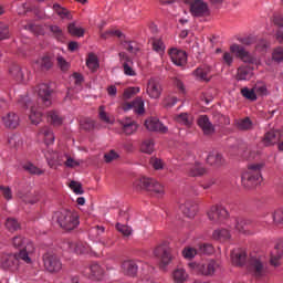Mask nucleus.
Segmentation results:
<instances>
[{"mask_svg":"<svg viewBox=\"0 0 283 283\" xmlns=\"http://www.w3.org/2000/svg\"><path fill=\"white\" fill-rule=\"evenodd\" d=\"M35 92L38 94V107L34 104V101H32L28 95H21L18 98L20 107H23V109H30L29 118L32 125H39L41 123V118H43L41 109H45V107H50V105H52V88H50V84H40Z\"/></svg>","mask_w":283,"mask_h":283,"instance_id":"nucleus-1","label":"nucleus"},{"mask_svg":"<svg viewBox=\"0 0 283 283\" xmlns=\"http://www.w3.org/2000/svg\"><path fill=\"white\" fill-rule=\"evenodd\" d=\"M262 169L264 164H251L241 176V185L244 189H255L262 184Z\"/></svg>","mask_w":283,"mask_h":283,"instance_id":"nucleus-2","label":"nucleus"},{"mask_svg":"<svg viewBox=\"0 0 283 283\" xmlns=\"http://www.w3.org/2000/svg\"><path fill=\"white\" fill-rule=\"evenodd\" d=\"M53 220L64 229V231H73L78 227V214L70 210H61L53 214Z\"/></svg>","mask_w":283,"mask_h":283,"instance_id":"nucleus-3","label":"nucleus"},{"mask_svg":"<svg viewBox=\"0 0 283 283\" xmlns=\"http://www.w3.org/2000/svg\"><path fill=\"white\" fill-rule=\"evenodd\" d=\"M134 187L137 191L145 189V191H149V193L157 196V198L165 195V186L154 178L142 177L134 182Z\"/></svg>","mask_w":283,"mask_h":283,"instance_id":"nucleus-4","label":"nucleus"},{"mask_svg":"<svg viewBox=\"0 0 283 283\" xmlns=\"http://www.w3.org/2000/svg\"><path fill=\"white\" fill-rule=\"evenodd\" d=\"M12 247H14V249H20L18 255L22 262H25V264H32L30 255L34 253V243L28 242V239L21 235H17L12 239Z\"/></svg>","mask_w":283,"mask_h":283,"instance_id":"nucleus-5","label":"nucleus"},{"mask_svg":"<svg viewBox=\"0 0 283 283\" xmlns=\"http://www.w3.org/2000/svg\"><path fill=\"white\" fill-rule=\"evenodd\" d=\"M188 266L191 269V271L197 273V275L211 276L213 273H216L219 264L214 260L205 259L200 262H191L188 264Z\"/></svg>","mask_w":283,"mask_h":283,"instance_id":"nucleus-6","label":"nucleus"},{"mask_svg":"<svg viewBox=\"0 0 283 283\" xmlns=\"http://www.w3.org/2000/svg\"><path fill=\"white\" fill-rule=\"evenodd\" d=\"M249 228L253 229V221L242 217L232 218L229 224V229L237 231V233H243V235H253L255 230H251Z\"/></svg>","mask_w":283,"mask_h":283,"instance_id":"nucleus-7","label":"nucleus"},{"mask_svg":"<svg viewBox=\"0 0 283 283\" xmlns=\"http://www.w3.org/2000/svg\"><path fill=\"white\" fill-rule=\"evenodd\" d=\"M213 245L211 243H200L198 248L185 247L181 254L185 260H193L197 255H211Z\"/></svg>","mask_w":283,"mask_h":283,"instance_id":"nucleus-8","label":"nucleus"},{"mask_svg":"<svg viewBox=\"0 0 283 283\" xmlns=\"http://www.w3.org/2000/svg\"><path fill=\"white\" fill-rule=\"evenodd\" d=\"M154 255L159 260V269H161V271H167V266H169V264H171V260H174L171 249H169L167 244H160L155 248Z\"/></svg>","mask_w":283,"mask_h":283,"instance_id":"nucleus-9","label":"nucleus"},{"mask_svg":"<svg viewBox=\"0 0 283 283\" xmlns=\"http://www.w3.org/2000/svg\"><path fill=\"white\" fill-rule=\"evenodd\" d=\"M254 277H264L269 271L266 270V261L260 255L251 256L248 264Z\"/></svg>","mask_w":283,"mask_h":283,"instance_id":"nucleus-10","label":"nucleus"},{"mask_svg":"<svg viewBox=\"0 0 283 283\" xmlns=\"http://www.w3.org/2000/svg\"><path fill=\"white\" fill-rule=\"evenodd\" d=\"M43 264L49 273H59L63 269V263L56 253L46 252L43 254Z\"/></svg>","mask_w":283,"mask_h":283,"instance_id":"nucleus-11","label":"nucleus"},{"mask_svg":"<svg viewBox=\"0 0 283 283\" xmlns=\"http://www.w3.org/2000/svg\"><path fill=\"white\" fill-rule=\"evenodd\" d=\"M192 17H209V6L202 0H185Z\"/></svg>","mask_w":283,"mask_h":283,"instance_id":"nucleus-12","label":"nucleus"},{"mask_svg":"<svg viewBox=\"0 0 283 283\" xmlns=\"http://www.w3.org/2000/svg\"><path fill=\"white\" fill-rule=\"evenodd\" d=\"M19 254H12V253H6L1 255L0 259V268L3 271H11L14 273V271H18L19 269Z\"/></svg>","mask_w":283,"mask_h":283,"instance_id":"nucleus-13","label":"nucleus"},{"mask_svg":"<svg viewBox=\"0 0 283 283\" xmlns=\"http://www.w3.org/2000/svg\"><path fill=\"white\" fill-rule=\"evenodd\" d=\"M230 52L235 54L238 59L243 61V63H248L249 65H258V59L251 55L250 52L240 44H232L230 46Z\"/></svg>","mask_w":283,"mask_h":283,"instance_id":"nucleus-14","label":"nucleus"},{"mask_svg":"<svg viewBox=\"0 0 283 283\" xmlns=\"http://www.w3.org/2000/svg\"><path fill=\"white\" fill-rule=\"evenodd\" d=\"M207 216L212 224H221L229 216V212L222 206H212Z\"/></svg>","mask_w":283,"mask_h":283,"instance_id":"nucleus-15","label":"nucleus"},{"mask_svg":"<svg viewBox=\"0 0 283 283\" xmlns=\"http://www.w3.org/2000/svg\"><path fill=\"white\" fill-rule=\"evenodd\" d=\"M146 94L149 96V98H160V95L163 94V85H160V81H158V78L151 77L148 80Z\"/></svg>","mask_w":283,"mask_h":283,"instance_id":"nucleus-16","label":"nucleus"},{"mask_svg":"<svg viewBox=\"0 0 283 283\" xmlns=\"http://www.w3.org/2000/svg\"><path fill=\"white\" fill-rule=\"evenodd\" d=\"M122 109L124 112L134 109L135 114H145V101H143V97H136L133 102H124Z\"/></svg>","mask_w":283,"mask_h":283,"instance_id":"nucleus-17","label":"nucleus"},{"mask_svg":"<svg viewBox=\"0 0 283 283\" xmlns=\"http://www.w3.org/2000/svg\"><path fill=\"white\" fill-rule=\"evenodd\" d=\"M119 61L123 65L124 74L126 76H136V71L134 70V61H132L127 53L120 52Z\"/></svg>","mask_w":283,"mask_h":283,"instance_id":"nucleus-18","label":"nucleus"},{"mask_svg":"<svg viewBox=\"0 0 283 283\" xmlns=\"http://www.w3.org/2000/svg\"><path fill=\"white\" fill-rule=\"evenodd\" d=\"M44 156L51 169H56V167H61V165H63V155L54 150H46Z\"/></svg>","mask_w":283,"mask_h":283,"instance_id":"nucleus-19","label":"nucleus"},{"mask_svg":"<svg viewBox=\"0 0 283 283\" xmlns=\"http://www.w3.org/2000/svg\"><path fill=\"white\" fill-rule=\"evenodd\" d=\"M169 56L171 62L178 67H182V65H187V53L185 51L178 49H171L169 51Z\"/></svg>","mask_w":283,"mask_h":283,"instance_id":"nucleus-20","label":"nucleus"},{"mask_svg":"<svg viewBox=\"0 0 283 283\" xmlns=\"http://www.w3.org/2000/svg\"><path fill=\"white\" fill-rule=\"evenodd\" d=\"M38 138L42 143H44V145H46V147H50V145H54V133L52 132V129L49 126H44L39 129Z\"/></svg>","mask_w":283,"mask_h":283,"instance_id":"nucleus-21","label":"nucleus"},{"mask_svg":"<svg viewBox=\"0 0 283 283\" xmlns=\"http://www.w3.org/2000/svg\"><path fill=\"white\" fill-rule=\"evenodd\" d=\"M86 275H88L90 280H94L95 282H101L103 280V275L105 271L103 268L98 265V263H92L86 270Z\"/></svg>","mask_w":283,"mask_h":283,"instance_id":"nucleus-22","label":"nucleus"},{"mask_svg":"<svg viewBox=\"0 0 283 283\" xmlns=\"http://www.w3.org/2000/svg\"><path fill=\"white\" fill-rule=\"evenodd\" d=\"M122 271L128 277H136L138 274V261L127 260L122 263Z\"/></svg>","mask_w":283,"mask_h":283,"instance_id":"nucleus-23","label":"nucleus"},{"mask_svg":"<svg viewBox=\"0 0 283 283\" xmlns=\"http://www.w3.org/2000/svg\"><path fill=\"white\" fill-rule=\"evenodd\" d=\"M198 125H199L200 129H202V132L206 136H211V134H213V132H216V127L213 126L211 120H209V116H207V115L199 116Z\"/></svg>","mask_w":283,"mask_h":283,"instance_id":"nucleus-24","label":"nucleus"},{"mask_svg":"<svg viewBox=\"0 0 283 283\" xmlns=\"http://www.w3.org/2000/svg\"><path fill=\"white\" fill-rule=\"evenodd\" d=\"M145 127L149 132H160L161 134H167L166 126H164L163 123H160V120L156 117L146 119Z\"/></svg>","mask_w":283,"mask_h":283,"instance_id":"nucleus-25","label":"nucleus"},{"mask_svg":"<svg viewBox=\"0 0 283 283\" xmlns=\"http://www.w3.org/2000/svg\"><path fill=\"white\" fill-rule=\"evenodd\" d=\"M171 280L174 283H188L189 282V272L185 268H176L171 272Z\"/></svg>","mask_w":283,"mask_h":283,"instance_id":"nucleus-26","label":"nucleus"},{"mask_svg":"<svg viewBox=\"0 0 283 283\" xmlns=\"http://www.w3.org/2000/svg\"><path fill=\"white\" fill-rule=\"evenodd\" d=\"M207 165H210L211 167H222L224 165L226 160L224 157H222V154L213 150L209 153L207 159Z\"/></svg>","mask_w":283,"mask_h":283,"instance_id":"nucleus-27","label":"nucleus"},{"mask_svg":"<svg viewBox=\"0 0 283 283\" xmlns=\"http://www.w3.org/2000/svg\"><path fill=\"white\" fill-rule=\"evenodd\" d=\"M231 260L234 266H244L247 264V252L237 249L231 252Z\"/></svg>","mask_w":283,"mask_h":283,"instance_id":"nucleus-28","label":"nucleus"},{"mask_svg":"<svg viewBox=\"0 0 283 283\" xmlns=\"http://www.w3.org/2000/svg\"><path fill=\"white\" fill-rule=\"evenodd\" d=\"M2 123L8 129H17L19 127V116L15 113H8L2 116Z\"/></svg>","mask_w":283,"mask_h":283,"instance_id":"nucleus-29","label":"nucleus"},{"mask_svg":"<svg viewBox=\"0 0 283 283\" xmlns=\"http://www.w3.org/2000/svg\"><path fill=\"white\" fill-rule=\"evenodd\" d=\"M283 258V243H277L271 252L270 264L272 266H280V259Z\"/></svg>","mask_w":283,"mask_h":283,"instance_id":"nucleus-30","label":"nucleus"},{"mask_svg":"<svg viewBox=\"0 0 283 283\" xmlns=\"http://www.w3.org/2000/svg\"><path fill=\"white\" fill-rule=\"evenodd\" d=\"M67 247L70 251H74L77 255H83V253H90V244L78 241L76 243L69 242Z\"/></svg>","mask_w":283,"mask_h":283,"instance_id":"nucleus-31","label":"nucleus"},{"mask_svg":"<svg viewBox=\"0 0 283 283\" xmlns=\"http://www.w3.org/2000/svg\"><path fill=\"white\" fill-rule=\"evenodd\" d=\"M195 76H197V78H199L200 81H206L207 83H209V81H211V66H199L195 72H193Z\"/></svg>","mask_w":283,"mask_h":283,"instance_id":"nucleus-32","label":"nucleus"},{"mask_svg":"<svg viewBox=\"0 0 283 283\" xmlns=\"http://www.w3.org/2000/svg\"><path fill=\"white\" fill-rule=\"evenodd\" d=\"M9 74L17 81V83H25V75L19 64H13L9 69Z\"/></svg>","mask_w":283,"mask_h":283,"instance_id":"nucleus-33","label":"nucleus"},{"mask_svg":"<svg viewBox=\"0 0 283 283\" xmlns=\"http://www.w3.org/2000/svg\"><path fill=\"white\" fill-rule=\"evenodd\" d=\"M253 76V69L251 66H240L237 72L238 81H250Z\"/></svg>","mask_w":283,"mask_h":283,"instance_id":"nucleus-34","label":"nucleus"},{"mask_svg":"<svg viewBox=\"0 0 283 283\" xmlns=\"http://www.w3.org/2000/svg\"><path fill=\"white\" fill-rule=\"evenodd\" d=\"M213 240H217L218 242H227L228 240H231V232H229L228 229H217L212 233Z\"/></svg>","mask_w":283,"mask_h":283,"instance_id":"nucleus-35","label":"nucleus"},{"mask_svg":"<svg viewBox=\"0 0 283 283\" xmlns=\"http://www.w3.org/2000/svg\"><path fill=\"white\" fill-rule=\"evenodd\" d=\"M186 171H188L189 176L192 177L205 176V174H207V169L202 167L200 163L187 166Z\"/></svg>","mask_w":283,"mask_h":283,"instance_id":"nucleus-36","label":"nucleus"},{"mask_svg":"<svg viewBox=\"0 0 283 283\" xmlns=\"http://www.w3.org/2000/svg\"><path fill=\"white\" fill-rule=\"evenodd\" d=\"M123 132L126 136H132L138 129V124L136 122L127 118L125 122L122 123Z\"/></svg>","mask_w":283,"mask_h":283,"instance_id":"nucleus-37","label":"nucleus"},{"mask_svg":"<svg viewBox=\"0 0 283 283\" xmlns=\"http://www.w3.org/2000/svg\"><path fill=\"white\" fill-rule=\"evenodd\" d=\"M277 140H280V138H277V133H275V130H270V132L265 133L262 143H263L264 147H271V146L275 145V143H277Z\"/></svg>","mask_w":283,"mask_h":283,"instance_id":"nucleus-38","label":"nucleus"},{"mask_svg":"<svg viewBox=\"0 0 283 283\" xmlns=\"http://www.w3.org/2000/svg\"><path fill=\"white\" fill-rule=\"evenodd\" d=\"M174 120H176V123H179V125H185L186 127H191V123H193V119L187 113H180L178 115H175Z\"/></svg>","mask_w":283,"mask_h":283,"instance_id":"nucleus-39","label":"nucleus"},{"mask_svg":"<svg viewBox=\"0 0 283 283\" xmlns=\"http://www.w3.org/2000/svg\"><path fill=\"white\" fill-rule=\"evenodd\" d=\"M180 211H182L186 218H195L196 217V206L187 202L179 206Z\"/></svg>","mask_w":283,"mask_h":283,"instance_id":"nucleus-40","label":"nucleus"},{"mask_svg":"<svg viewBox=\"0 0 283 283\" xmlns=\"http://www.w3.org/2000/svg\"><path fill=\"white\" fill-rule=\"evenodd\" d=\"M53 11L60 17V19H72V14L70 13V10L66 8L61 7L59 3L53 4Z\"/></svg>","mask_w":283,"mask_h":283,"instance_id":"nucleus-41","label":"nucleus"},{"mask_svg":"<svg viewBox=\"0 0 283 283\" xmlns=\"http://www.w3.org/2000/svg\"><path fill=\"white\" fill-rule=\"evenodd\" d=\"M237 127L241 132H249V130L253 129V122L251 120V118L245 117V118L239 119L237 122Z\"/></svg>","mask_w":283,"mask_h":283,"instance_id":"nucleus-42","label":"nucleus"},{"mask_svg":"<svg viewBox=\"0 0 283 283\" xmlns=\"http://www.w3.org/2000/svg\"><path fill=\"white\" fill-rule=\"evenodd\" d=\"M270 217H271L272 221L268 220L266 221L268 224H271V222H272L273 224H276V226L281 224L283 227V210L282 209L275 210L272 214H270Z\"/></svg>","mask_w":283,"mask_h":283,"instance_id":"nucleus-43","label":"nucleus"},{"mask_svg":"<svg viewBox=\"0 0 283 283\" xmlns=\"http://www.w3.org/2000/svg\"><path fill=\"white\" fill-rule=\"evenodd\" d=\"M35 65H38V70H50L52 67V57L44 55L35 62Z\"/></svg>","mask_w":283,"mask_h":283,"instance_id":"nucleus-44","label":"nucleus"},{"mask_svg":"<svg viewBox=\"0 0 283 283\" xmlns=\"http://www.w3.org/2000/svg\"><path fill=\"white\" fill-rule=\"evenodd\" d=\"M48 120L51 122V125L59 127V125L63 124V117L59 114V112L51 111L48 114Z\"/></svg>","mask_w":283,"mask_h":283,"instance_id":"nucleus-45","label":"nucleus"},{"mask_svg":"<svg viewBox=\"0 0 283 283\" xmlns=\"http://www.w3.org/2000/svg\"><path fill=\"white\" fill-rule=\"evenodd\" d=\"M86 65L88 70L96 72V70H98V57L94 53H90L86 60Z\"/></svg>","mask_w":283,"mask_h":283,"instance_id":"nucleus-46","label":"nucleus"},{"mask_svg":"<svg viewBox=\"0 0 283 283\" xmlns=\"http://www.w3.org/2000/svg\"><path fill=\"white\" fill-rule=\"evenodd\" d=\"M241 95L243 98H247V101H258L255 88L243 87L241 88Z\"/></svg>","mask_w":283,"mask_h":283,"instance_id":"nucleus-47","label":"nucleus"},{"mask_svg":"<svg viewBox=\"0 0 283 283\" xmlns=\"http://www.w3.org/2000/svg\"><path fill=\"white\" fill-rule=\"evenodd\" d=\"M98 118L106 125H112V123H114V119L109 116V114H107V112H105V106H99Z\"/></svg>","mask_w":283,"mask_h":283,"instance_id":"nucleus-48","label":"nucleus"},{"mask_svg":"<svg viewBox=\"0 0 283 283\" xmlns=\"http://www.w3.org/2000/svg\"><path fill=\"white\" fill-rule=\"evenodd\" d=\"M21 28L23 30H28L29 32H33V34H41V27L39 24H34L33 22H22Z\"/></svg>","mask_w":283,"mask_h":283,"instance_id":"nucleus-49","label":"nucleus"},{"mask_svg":"<svg viewBox=\"0 0 283 283\" xmlns=\"http://www.w3.org/2000/svg\"><path fill=\"white\" fill-rule=\"evenodd\" d=\"M140 149L144 154H154V140L146 139L142 143Z\"/></svg>","mask_w":283,"mask_h":283,"instance_id":"nucleus-50","label":"nucleus"},{"mask_svg":"<svg viewBox=\"0 0 283 283\" xmlns=\"http://www.w3.org/2000/svg\"><path fill=\"white\" fill-rule=\"evenodd\" d=\"M23 169H24V171H28L29 174H32L34 176H41V174H43V170L39 169L32 163L24 164Z\"/></svg>","mask_w":283,"mask_h":283,"instance_id":"nucleus-51","label":"nucleus"},{"mask_svg":"<svg viewBox=\"0 0 283 283\" xmlns=\"http://www.w3.org/2000/svg\"><path fill=\"white\" fill-rule=\"evenodd\" d=\"M69 33L72 34V36H83V34H85V30L83 28H78L76 27V24L71 23L69 24Z\"/></svg>","mask_w":283,"mask_h":283,"instance_id":"nucleus-52","label":"nucleus"},{"mask_svg":"<svg viewBox=\"0 0 283 283\" xmlns=\"http://www.w3.org/2000/svg\"><path fill=\"white\" fill-rule=\"evenodd\" d=\"M8 39H10V27L3 22H0V41H6Z\"/></svg>","mask_w":283,"mask_h":283,"instance_id":"nucleus-53","label":"nucleus"},{"mask_svg":"<svg viewBox=\"0 0 283 283\" xmlns=\"http://www.w3.org/2000/svg\"><path fill=\"white\" fill-rule=\"evenodd\" d=\"M116 229L119 233H122V235H124V238H129V235L133 233L132 227L122 223H117Z\"/></svg>","mask_w":283,"mask_h":283,"instance_id":"nucleus-54","label":"nucleus"},{"mask_svg":"<svg viewBox=\"0 0 283 283\" xmlns=\"http://www.w3.org/2000/svg\"><path fill=\"white\" fill-rule=\"evenodd\" d=\"M153 50L157 52L158 54L165 53V43L160 39H154L153 40Z\"/></svg>","mask_w":283,"mask_h":283,"instance_id":"nucleus-55","label":"nucleus"},{"mask_svg":"<svg viewBox=\"0 0 283 283\" xmlns=\"http://www.w3.org/2000/svg\"><path fill=\"white\" fill-rule=\"evenodd\" d=\"M221 61L223 65L231 67V65H233V52H223Z\"/></svg>","mask_w":283,"mask_h":283,"instance_id":"nucleus-56","label":"nucleus"},{"mask_svg":"<svg viewBox=\"0 0 283 283\" xmlns=\"http://www.w3.org/2000/svg\"><path fill=\"white\" fill-rule=\"evenodd\" d=\"M70 189L76 193V196H83V185L78 181H71L69 185Z\"/></svg>","mask_w":283,"mask_h":283,"instance_id":"nucleus-57","label":"nucleus"},{"mask_svg":"<svg viewBox=\"0 0 283 283\" xmlns=\"http://www.w3.org/2000/svg\"><path fill=\"white\" fill-rule=\"evenodd\" d=\"M6 229H8V231H17L19 229V221L14 218H8L6 221Z\"/></svg>","mask_w":283,"mask_h":283,"instance_id":"nucleus-58","label":"nucleus"},{"mask_svg":"<svg viewBox=\"0 0 283 283\" xmlns=\"http://www.w3.org/2000/svg\"><path fill=\"white\" fill-rule=\"evenodd\" d=\"M80 127L85 132H92V129L94 128V120H92L91 118H85L81 120Z\"/></svg>","mask_w":283,"mask_h":283,"instance_id":"nucleus-59","label":"nucleus"},{"mask_svg":"<svg viewBox=\"0 0 283 283\" xmlns=\"http://www.w3.org/2000/svg\"><path fill=\"white\" fill-rule=\"evenodd\" d=\"M122 45L124 50H127V52H130V54H136L138 52V49L136 48V43L134 42L123 41Z\"/></svg>","mask_w":283,"mask_h":283,"instance_id":"nucleus-60","label":"nucleus"},{"mask_svg":"<svg viewBox=\"0 0 283 283\" xmlns=\"http://www.w3.org/2000/svg\"><path fill=\"white\" fill-rule=\"evenodd\" d=\"M112 36H118V39H120L123 36V32L119 30H108L104 33H101V39H109Z\"/></svg>","mask_w":283,"mask_h":283,"instance_id":"nucleus-61","label":"nucleus"},{"mask_svg":"<svg viewBox=\"0 0 283 283\" xmlns=\"http://www.w3.org/2000/svg\"><path fill=\"white\" fill-rule=\"evenodd\" d=\"M140 92L139 87H129L124 91V98L125 101H129L133 96H136Z\"/></svg>","mask_w":283,"mask_h":283,"instance_id":"nucleus-62","label":"nucleus"},{"mask_svg":"<svg viewBox=\"0 0 283 283\" xmlns=\"http://www.w3.org/2000/svg\"><path fill=\"white\" fill-rule=\"evenodd\" d=\"M272 59L274 61H276L277 63L283 62V48L282 46H279L274 50V52L272 54Z\"/></svg>","mask_w":283,"mask_h":283,"instance_id":"nucleus-63","label":"nucleus"},{"mask_svg":"<svg viewBox=\"0 0 283 283\" xmlns=\"http://www.w3.org/2000/svg\"><path fill=\"white\" fill-rule=\"evenodd\" d=\"M0 191L4 200H12V189L10 187L0 186Z\"/></svg>","mask_w":283,"mask_h":283,"instance_id":"nucleus-64","label":"nucleus"}]
</instances>
